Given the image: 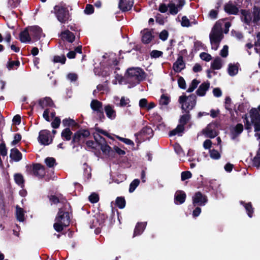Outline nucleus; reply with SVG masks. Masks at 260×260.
<instances>
[{"label": "nucleus", "instance_id": "20", "mask_svg": "<svg viewBox=\"0 0 260 260\" xmlns=\"http://www.w3.org/2000/svg\"><path fill=\"white\" fill-rule=\"evenodd\" d=\"M241 18L242 21L249 25L252 20L251 13L246 10H242L241 11Z\"/></svg>", "mask_w": 260, "mask_h": 260}, {"label": "nucleus", "instance_id": "64", "mask_svg": "<svg viewBox=\"0 0 260 260\" xmlns=\"http://www.w3.org/2000/svg\"><path fill=\"white\" fill-rule=\"evenodd\" d=\"M129 101L128 99H125L124 97H122L120 101L119 105L121 107L125 106L129 103Z\"/></svg>", "mask_w": 260, "mask_h": 260}, {"label": "nucleus", "instance_id": "48", "mask_svg": "<svg viewBox=\"0 0 260 260\" xmlns=\"http://www.w3.org/2000/svg\"><path fill=\"white\" fill-rule=\"evenodd\" d=\"M100 148L102 151L105 153H109L111 150V147L106 143L101 144Z\"/></svg>", "mask_w": 260, "mask_h": 260}, {"label": "nucleus", "instance_id": "50", "mask_svg": "<svg viewBox=\"0 0 260 260\" xmlns=\"http://www.w3.org/2000/svg\"><path fill=\"white\" fill-rule=\"evenodd\" d=\"M62 123L64 125H75L76 124V122L75 121L72 119H65L63 120Z\"/></svg>", "mask_w": 260, "mask_h": 260}, {"label": "nucleus", "instance_id": "27", "mask_svg": "<svg viewBox=\"0 0 260 260\" xmlns=\"http://www.w3.org/2000/svg\"><path fill=\"white\" fill-rule=\"evenodd\" d=\"M62 39H66L69 42H73L75 40L74 34L69 30H66L61 34Z\"/></svg>", "mask_w": 260, "mask_h": 260}, {"label": "nucleus", "instance_id": "17", "mask_svg": "<svg viewBox=\"0 0 260 260\" xmlns=\"http://www.w3.org/2000/svg\"><path fill=\"white\" fill-rule=\"evenodd\" d=\"M104 110L108 118L111 120H113L115 118L116 116V113L115 110L114 109L113 107L110 105H107L104 107Z\"/></svg>", "mask_w": 260, "mask_h": 260}, {"label": "nucleus", "instance_id": "37", "mask_svg": "<svg viewBox=\"0 0 260 260\" xmlns=\"http://www.w3.org/2000/svg\"><path fill=\"white\" fill-rule=\"evenodd\" d=\"M116 204L119 208H123L125 205L124 199L122 197H118L116 200Z\"/></svg>", "mask_w": 260, "mask_h": 260}, {"label": "nucleus", "instance_id": "41", "mask_svg": "<svg viewBox=\"0 0 260 260\" xmlns=\"http://www.w3.org/2000/svg\"><path fill=\"white\" fill-rule=\"evenodd\" d=\"M170 101V98L165 94H162L159 100V103L161 105H167Z\"/></svg>", "mask_w": 260, "mask_h": 260}, {"label": "nucleus", "instance_id": "6", "mask_svg": "<svg viewBox=\"0 0 260 260\" xmlns=\"http://www.w3.org/2000/svg\"><path fill=\"white\" fill-rule=\"evenodd\" d=\"M179 102L182 105L183 110L185 111L191 110L196 104V96L194 94H191L189 96H180L179 98Z\"/></svg>", "mask_w": 260, "mask_h": 260}, {"label": "nucleus", "instance_id": "11", "mask_svg": "<svg viewBox=\"0 0 260 260\" xmlns=\"http://www.w3.org/2000/svg\"><path fill=\"white\" fill-rule=\"evenodd\" d=\"M90 135L88 131L82 129L75 133L73 137L72 143H77L79 142L82 139L88 137Z\"/></svg>", "mask_w": 260, "mask_h": 260}, {"label": "nucleus", "instance_id": "58", "mask_svg": "<svg viewBox=\"0 0 260 260\" xmlns=\"http://www.w3.org/2000/svg\"><path fill=\"white\" fill-rule=\"evenodd\" d=\"M162 54V52L158 50H153L150 53L152 57L157 58Z\"/></svg>", "mask_w": 260, "mask_h": 260}, {"label": "nucleus", "instance_id": "44", "mask_svg": "<svg viewBox=\"0 0 260 260\" xmlns=\"http://www.w3.org/2000/svg\"><path fill=\"white\" fill-rule=\"evenodd\" d=\"M20 62L18 60L16 61H9L8 62L7 68L9 70L13 69L14 67H18L19 66Z\"/></svg>", "mask_w": 260, "mask_h": 260}, {"label": "nucleus", "instance_id": "49", "mask_svg": "<svg viewBox=\"0 0 260 260\" xmlns=\"http://www.w3.org/2000/svg\"><path fill=\"white\" fill-rule=\"evenodd\" d=\"M191 177V173L189 171L183 172L181 173V180L184 181Z\"/></svg>", "mask_w": 260, "mask_h": 260}, {"label": "nucleus", "instance_id": "2", "mask_svg": "<svg viewBox=\"0 0 260 260\" xmlns=\"http://www.w3.org/2000/svg\"><path fill=\"white\" fill-rule=\"evenodd\" d=\"M260 105L257 108H252L249 111V116H246V129L250 130L253 125L255 132L260 131Z\"/></svg>", "mask_w": 260, "mask_h": 260}, {"label": "nucleus", "instance_id": "60", "mask_svg": "<svg viewBox=\"0 0 260 260\" xmlns=\"http://www.w3.org/2000/svg\"><path fill=\"white\" fill-rule=\"evenodd\" d=\"M21 135L19 134H16L15 135V136L14 137V140L12 142V144L14 145H16L21 140Z\"/></svg>", "mask_w": 260, "mask_h": 260}, {"label": "nucleus", "instance_id": "34", "mask_svg": "<svg viewBox=\"0 0 260 260\" xmlns=\"http://www.w3.org/2000/svg\"><path fill=\"white\" fill-rule=\"evenodd\" d=\"M197 23V22L195 21L190 22L188 18L185 16L182 17L181 24L183 27H189L192 25V24H196Z\"/></svg>", "mask_w": 260, "mask_h": 260}, {"label": "nucleus", "instance_id": "8", "mask_svg": "<svg viewBox=\"0 0 260 260\" xmlns=\"http://www.w3.org/2000/svg\"><path fill=\"white\" fill-rule=\"evenodd\" d=\"M184 5L183 0H174L168 4L169 12L172 15H176Z\"/></svg>", "mask_w": 260, "mask_h": 260}, {"label": "nucleus", "instance_id": "59", "mask_svg": "<svg viewBox=\"0 0 260 260\" xmlns=\"http://www.w3.org/2000/svg\"><path fill=\"white\" fill-rule=\"evenodd\" d=\"M168 37V32L167 30H162L159 34V38L162 41H165Z\"/></svg>", "mask_w": 260, "mask_h": 260}, {"label": "nucleus", "instance_id": "30", "mask_svg": "<svg viewBox=\"0 0 260 260\" xmlns=\"http://www.w3.org/2000/svg\"><path fill=\"white\" fill-rule=\"evenodd\" d=\"M253 21L257 23L260 20V8L257 7H254L253 10Z\"/></svg>", "mask_w": 260, "mask_h": 260}, {"label": "nucleus", "instance_id": "63", "mask_svg": "<svg viewBox=\"0 0 260 260\" xmlns=\"http://www.w3.org/2000/svg\"><path fill=\"white\" fill-rule=\"evenodd\" d=\"M78 76L76 74L70 73L67 75V78L71 81H75L77 79Z\"/></svg>", "mask_w": 260, "mask_h": 260}, {"label": "nucleus", "instance_id": "12", "mask_svg": "<svg viewBox=\"0 0 260 260\" xmlns=\"http://www.w3.org/2000/svg\"><path fill=\"white\" fill-rule=\"evenodd\" d=\"M207 199L200 192H197L193 197V204L194 206H204L207 202Z\"/></svg>", "mask_w": 260, "mask_h": 260}, {"label": "nucleus", "instance_id": "39", "mask_svg": "<svg viewBox=\"0 0 260 260\" xmlns=\"http://www.w3.org/2000/svg\"><path fill=\"white\" fill-rule=\"evenodd\" d=\"M140 181L138 179H135L133 180L129 185V192H133L136 187L139 185Z\"/></svg>", "mask_w": 260, "mask_h": 260}, {"label": "nucleus", "instance_id": "24", "mask_svg": "<svg viewBox=\"0 0 260 260\" xmlns=\"http://www.w3.org/2000/svg\"><path fill=\"white\" fill-rule=\"evenodd\" d=\"M10 156L15 161H19L22 159V157L21 153L16 148L11 149Z\"/></svg>", "mask_w": 260, "mask_h": 260}, {"label": "nucleus", "instance_id": "54", "mask_svg": "<svg viewBox=\"0 0 260 260\" xmlns=\"http://www.w3.org/2000/svg\"><path fill=\"white\" fill-rule=\"evenodd\" d=\"M94 9L92 5L88 4L86 5L84 10L85 13L87 14H91L93 13Z\"/></svg>", "mask_w": 260, "mask_h": 260}, {"label": "nucleus", "instance_id": "61", "mask_svg": "<svg viewBox=\"0 0 260 260\" xmlns=\"http://www.w3.org/2000/svg\"><path fill=\"white\" fill-rule=\"evenodd\" d=\"M168 9H169L168 5L167 6L166 4H161L160 5V6L159 7L158 10L161 13H165L168 11Z\"/></svg>", "mask_w": 260, "mask_h": 260}, {"label": "nucleus", "instance_id": "14", "mask_svg": "<svg viewBox=\"0 0 260 260\" xmlns=\"http://www.w3.org/2000/svg\"><path fill=\"white\" fill-rule=\"evenodd\" d=\"M224 11L229 14L236 15L239 12V9L232 2H229L224 6Z\"/></svg>", "mask_w": 260, "mask_h": 260}, {"label": "nucleus", "instance_id": "38", "mask_svg": "<svg viewBox=\"0 0 260 260\" xmlns=\"http://www.w3.org/2000/svg\"><path fill=\"white\" fill-rule=\"evenodd\" d=\"M228 72L230 76H234L238 73V68L235 65L230 64L229 66Z\"/></svg>", "mask_w": 260, "mask_h": 260}, {"label": "nucleus", "instance_id": "25", "mask_svg": "<svg viewBox=\"0 0 260 260\" xmlns=\"http://www.w3.org/2000/svg\"><path fill=\"white\" fill-rule=\"evenodd\" d=\"M30 31L28 29H25L20 34V40L22 43L29 42L30 41Z\"/></svg>", "mask_w": 260, "mask_h": 260}, {"label": "nucleus", "instance_id": "3", "mask_svg": "<svg viewBox=\"0 0 260 260\" xmlns=\"http://www.w3.org/2000/svg\"><path fill=\"white\" fill-rule=\"evenodd\" d=\"M69 223V213L60 209L55 219V223L53 225L54 229L58 232H61L63 230V227L68 226Z\"/></svg>", "mask_w": 260, "mask_h": 260}, {"label": "nucleus", "instance_id": "51", "mask_svg": "<svg viewBox=\"0 0 260 260\" xmlns=\"http://www.w3.org/2000/svg\"><path fill=\"white\" fill-rule=\"evenodd\" d=\"M228 49L229 48L227 45H224L223 46L220 52V54L222 57H226L228 55Z\"/></svg>", "mask_w": 260, "mask_h": 260}, {"label": "nucleus", "instance_id": "5", "mask_svg": "<svg viewBox=\"0 0 260 260\" xmlns=\"http://www.w3.org/2000/svg\"><path fill=\"white\" fill-rule=\"evenodd\" d=\"M55 14L57 20L62 23L67 22L70 18V14L68 8L62 4L55 6L54 8Z\"/></svg>", "mask_w": 260, "mask_h": 260}, {"label": "nucleus", "instance_id": "13", "mask_svg": "<svg viewBox=\"0 0 260 260\" xmlns=\"http://www.w3.org/2000/svg\"><path fill=\"white\" fill-rule=\"evenodd\" d=\"M30 35L35 40H39L43 36L42 29L37 26H31L29 28Z\"/></svg>", "mask_w": 260, "mask_h": 260}, {"label": "nucleus", "instance_id": "7", "mask_svg": "<svg viewBox=\"0 0 260 260\" xmlns=\"http://www.w3.org/2000/svg\"><path fill=\"white\" fill-rule=\"evenodd\" d=\"M90 107L101 121H103L105 119L103 104L101 102L97 100H93L90 103Z\"/></svg>", "mask_w": 260, "mask_h": 260}, {"label": "nucleus", "instance_id": "52", "mask_svg": "<svg viewBox=\"0 0 260 260\" xmlns=\"http://www.w3.org/2000/svg\"><path fill=\"white\" fill-rule=\"evenodd\" d=\"M178 83L180 88L182 89H185L186 88V83L184 79L182 77H180L178 79Z\"/></svg>", "mask_w": 260, "mask_h": 260}, {"label": "nucleus", "instance_id": "9", "mask_svg": "<svg viewBox=\"0 0 260 260\" xmlns=\"http://www.w3.org/2000/svg\"><path fill=\"white\" fill-rule=\"evenodd\" d=\"M38 140L41 144L48 145L52 142V138L49 131L43 130L39 133Z\"/></svg>", "mask_w": 260, "mask_h": 260}, {"label": "nucleus", "instance_id": "62", "mask_svg": "<svg viewBox=\"0 0 260 260\" xmlns=\"http://www.w3.org/2000/svg\"><path fill=\"white\" fill-rule=\"evenodd\" d=\"M139 106L141 108H146L147 106V101L146 99H142L140 100L139 103Z\"/></svg>", "mask_w": 260, "mask_h": 260}, {"label": "nucleus", "instance_id": "47", "mask_svg": "<svg viewBox=\"0 0 260 260\" xmlns=\"http://www.w3.org/2000/svg\"><path fill=\"white\" fill-rule=\"evenodd\" d=\"M200 57L202 59L206 61H209L212 59L211 55L206 52L201 53L200 54Z\"/></svg>", "mask_w": 260, "mask_h": 260}, {"label": "nucleus", "instance_id": "55", "mask_svg": "<svg viewBox=\"0 0 260 260\" xmlns=\"http://www.w3.org/2000/svg\"><path fill=\"white\" fill-rule=\"evenodd\" d=\"M253 165L257 168L260 166V156H258L257 153L253 159Z\"/></svg>", "mask_w": 260, "mask_h": 260}, {"label": "nucleus", "instance_id": "56", "mask_svg": "<svg viewBox=\"0 0 260 260\" xmlns=\"http://www.w3.org/2000/svg\"><path fill=\"white\" fill-rule=\"evenodd\" d=\"M245 208L247 212L248 215L250 217L252 216V213L253 212V209L252 208L250 203H248L245 205Z\"/></svg>", "mask_w": 260, "mask_h": 260}, {"label": "nucleus", "instance_id": "45", "mask_svg": "<svg viewBox=\"0 0 260 260\" xmlns=\"http://www.w3.org/2000/svg\"><path fill=\"white\" fill-rule=\"evenodd\" d=\"M66 58L65 56H55L54 57L53 61L55 62H60L64 64L66 62Z\"/></svg>", "mask_w": 260, "mask_h": 260}, {"label": "nucleus", "instance_id": "33", "mask_svg": "<svg viewBox=\"0 0 260 260\" xmlns=\"http://www.w3.org/2000/svg\"><path fill=\"white\" fill-rule=\"evenodd\" d=\"M14 180L18 185L20 186L21 187L24 186V180L23 176L20 174H16L14 175Z\"/></svg>", "mask_w": 260, "mask_h": 260}, {"label": "nucleus", "instance_id": "35", "mask_svg": "<svg viewBox=\"0 0 260 260\" xmlns=\"http://www.w3.org/2000/svg\"><path fill=\"white\" fill-rule=\"evenodd\" d=\"M184 130V126L182 125H178L177 127L174 129L172 130L170 133V136H175L182 133Z\"/></svg>", "mask_w": 260, "mask_h": 260}, {"label": "nucleus", "instance_id": "26", "mask_svg": "<svg viewBox=\"0 0 260 260\" xmlns=\"http://www.w3.org/2000/svg\"><path fill=\"white\" fill-rule=\"evenodd\" d=\"M146 223H139L136 226L133 237L139 235L142 233L146 228Z\"/></svg>", "mask_w": 260, "mask_h": 260}, {"label": "nucleus", "instance_id": "32", "mask_svg": "<svg viewBox=\"0 0 260 260\" xmlns=\"http://www.w3.org/2000/svg\"><path fill=\"white\" fill-rule=\"evenodd\" d=\"M16 217L17 219L19 221H23L24 220V212L23 210L19 207L18 206H16Z\"/></svg>", "mask_w": 260, "mask_h": 260}, {"label": "nucleus", "instance_id": "40", "mask_svg": "<svg viewBox=\"0 0 260 260\" xmlns=\"http://www.w3.org/2000/svg\"><path fill=\"white\" fill-rule=\"evenodd\" d=\"M210 157L214 159H218L220 158V154L215 149L210 150L209 152Z\"/></svg>", "mask_w": 260, "mask_h": 260}, {"label": "nucleus", "instance_id": "4", "mask_svg": "<svg viewBox=\"0 0 260 260\" xmlns=\"http://www.w3.org/2000/svg\"><path fill=\"white\" fill-rule=\"evenodd\" d=\"M145 73L139 68H132L127 70L126 78L128 82L134 84L139 83L145 78Z\"/></svg>", "mask_w": 260, "mask_h": 260}, {"label": "nucleus", "instance_id": "36", "mask_svg": "<svg viewBox=\"0 0 260 260\" xmlns=\"http://www.w3.org/2000/svg\"><path fill=\"white\" fill-rule=\"evenodd\" d=\"M199 83L200 82L198 81L197 79H193L189 85V87L187 89V91L188 92H192L197 87Z\"/></svg>", "mask_w": 260, "mask_h": 260}, {"label": "nucleus", "instance_id": "28", "mask_svg": "<svg viewBox=\"0 0 260 260\" xmlns=\"http://www.w3.org/2000/svg\"><path fill=\"white\" fill-rule=\"evenodd\" d=\"M223 64L222 60L220 57H216L211 63V68L213 70H219Z\"/></svg>", "mask_w": 260, "mask_h": 260}, {"label": "nucleus", "instance_id": "16", "mask_svg": "<svg viewBox=\"0 0 260 260\" xmlns=\"http://www.w3.org/2000/svg\"><path fill=\"white\" fill-rule=\"evenodd\" d=\"M133 5V0H120L119 3V8L123 11H128L131 9Z\"/></svg>", "mask_w": 260, "mask_h": 260}, {"label": "nucleus", "instance_id": "31", "mask_svg": "<svg viewBox=\"0 0 260 260\" xmlns=\"http://www.w3.org/2000/svg\"><path fill=\"white\" fill-rule=\"evenodd\" d=\"M72 132L69 128L64 129L61 134L62 138L66 141H69L71 138Z\"/></svg>", "mask_w": 260, "mask_h": 260}, {"label": "nucleus", "instance_id": "22", "mask_svg": "<svg viewBox=\"0 0 260 260\" xmlns=\"http://www.w3.org/2000/svg\"><path fill=\"white\" fill-rule=\"evenodd\" d=\"M243 126L242 124H237L231 132V138L232 139H235L243 132Z\"/></svg>", "mask_w": 260, "mask_h": 260}, {"label": "nucleus", "instance_id": "57", "mask_svg": "<svg viewBox=\"0 0 260 260\" xmlns=\"http://www.w3.org/2000/svg\"><path fill=\"white\" fill-rule=\"evenodd\" d=\"M60 123V120L58 117L55 118L54 120L51 123L52 126L54 128H56L59 127Z\"/></svg>", "mask_w": 260, "mask_h": 260}, {"label": "nucleus", "instance_id": "21", "mask_svg": "<svg viewBox=\"0 0 260 260\" xmlns=\"http://www.w3.org/2000/svg\"><path fill=\"white\" fill-rule=\"evenodd\" d=\"M210 87V83L204 82L202 83L196 91L197 95L199 96H204L206 91L209 89Z\"/></svg>", "mask_w": 260, "mask_h": 260}, {"label": "nucleus", "instance_id": "15", "mask_svg": "<svg viewBox=\"0 0 260 260\" xmlns=\"http://www.w3.org/2000/svg\"><path fill=\"white\" fill-rule=\"evenodd\" d=\"M214 125L209 124L203 130V134L207 137L214 138L217 136V132L213 128Z\"/></svg>", "mask_w": 260, "mask_h": 260}, {"label": "nucleus", "instance_id": "29", "mask_svg": "<svg viewBox=\"0 0 260 260\" xmlns=\"http://www.w3.org/2000/svg\"><path fill=\"white\" fill-rule=\"evenodd\" d=\"M39 104L42 108H44L47 106H52L53 105L52 100L50 98H45L41 100L39 102Z\"/></svg>", "mask_w": 260, "mask_h": 260}, {"label": "nucleus", "instance_id": "43", "mask_svg": "<svg viewBox=\"0 0 260 260\" xmlns=\"http://www.w3.org/2000/svg\"><path fill=\"white\" fill-rule=\"evenodd\" d=\"M46 165L49 167H53L55 164V159L53 157H47L45 160Z\"/></svg>", "mask_w": 260, "mask_h": 260}, {"label": "nucleus", "instance_id": "18", "mask_svg": "<svg viewBox=\"0 0 260 260\" xmlns=\"http://www.w3.org/2000/svg\"><path fill=\"white\" fill-rule=\"evenodd\" d=\"M186 194L182 190H178L175 194V203L176 204H183L185 200Z\"/></svg>", "mask_w": 260, "mask_h": 260}, {"label": "nucleus", "instance_id": "10", "mask_svg": "<svg viewBox=\"0 0 260 260\" xmlns=\"http://www.w3.org/2000/svg\"><path fill=\"white\" fill-rule=\"evenodd\" d=\"M31 173L38 177H43L45 174L44 167L39 164H34L32 166L28 167Z\"/></svg>", "mask_w": 260, "mask_h": 260}, {"label": "nucleus", "instance_id": "23", "mask_svg": "<svg viewBox=\"0 0 260 260\" xmlns=\"http://www.w3.org/2000/svg\"><path fill=\"white\" fill-rule=\"evenodd\" d=\"M141 33L142 34V42L145 44L149 43L153 38L151 31L147 29H144L141 31Z\"/></svg>", "mask_w": 260, "mask_h": 260}, {"label": "nucleus", "instance_id": "53", "mask_svg": "<svg viewBox=\"0 0 260 260\" xmlns=\"http://www.w3.org/2000/svg\"><path fill=\"white\" fill-rule=\"evenodd\" d=\"M0 153L3 156H6L7 154V150L4 143L0 144Z\"/></svg>", "mask_w": 260, "mask_h": 260}, {"label": "nucleus", "instance_id": "42", "mask_svg": "<svg viewBox=\"0 0 260 260\" xmlns=\"http://www.w3.org/2000/svg\"><path fill=\"white\" fill-rule=\"evenodd\" d=\"M88 199L91 203H95L99 201V197L97 193L93 192L89 196Z\"/></svg>", "mask_w": 260, "mask_h": 260}, {"label": "nucleus", "instance_id": "19", "mask_svg": "<svg viewBox=\"0 0 260 260\" xmlns=\"http://www.w3.org/2000/svg\"><path fill=\"white\" fill-rule=\"evenodd\" d=\"M184 68L185 63L183 60V57L182 56H179L173 64L174 70L176 72H180Z\"/></svg>", "mask_w": 260, "mask_h": 260}, {"label": "nucleus", "instance_id": "46", "mask_svg": "<svg viewBox=\"0 0 260 260\" xmlns=\"http://www.w3.org/2000/svg\"><path fill=\"white\" fill-rule=\"evenodd\" d=\"M190 116L189 114H185L181 116L180 119V122L181 123L180 125H182L183 126L187 123V122L189 120Z\"/></svg>", "mask_w": 260, "mask_h": 260}, {"label": "nucleus", "instance_id": "1", "mask_svg": "<svg viewBox=\"0 0 260 260\" xmlns=\"http://www.w3.org/2000/svg\"><path fill=\"white\" fill-rule=\"evenodd\" d=\"M222 21H218L216 22L209 35L210 43L212 49L216 50L223 37L222 34Z\"/></svg>", "mask_w": 260, "mask_h": 260}]
</instances>
